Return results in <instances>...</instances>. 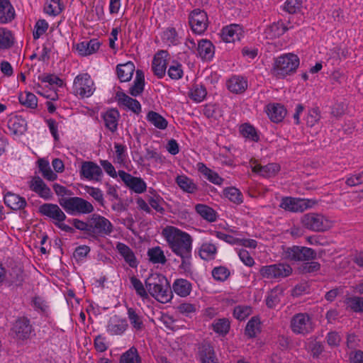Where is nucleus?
Masks as SVG:
<instances>
[{
	"label": "nucleus",
	"instance_id": "1",
	"mask_svg": "<svg viewBox=\"0 0 363 363\" xmlns=\"http://www.w3.org/2000/svg\"><path fill=\"white\" fill-rule=\"evenodd\" d=\"M162 235L175 255L191 252L193 240L187 233L174 226H167L163 229Z\"/></svg>",
	"mask_w": 363,
	"mask_h": 363
},
{
	"label": "nucleus",
	"instance_id": "2",
	"mask_svg": "<svg viewBox=\"0 0 363 363\" xmlns=\"http://www.w3.org/2000/svg\"><path fill=\"white\" fill-rule=\"evenodd\" d=\"M145 287L154 298L160 303H167L172 297L167 278L160 274H151L145 281Z\"/></svg>",
	"mask_w": 363,
	"mask_h": 363
},
{
	"label": "nucleus",
	"instance_id": "3",
	"mask_svg": "<svg viewBox=\"0 0 363 363\" xmlns=\"http://www.w3.org/2000/svg\"><path fill=\"white\" fill-rule=\"evenodd\" d=\"M299 65L297 55L289 53L277 57L274 62L272 73L279 78H284L294 72Z\"/></svg>",
	"mask_w": 363,
	"mask_h": 363
},
{
	"label": "nucleus",
	"instance_id": "4",
	"mask_svg": "<svg viewBox=\"0 0 363 363\" xmlns=\"http://www.w3.org/2000/svg\"><path fill=\"white\" fill-rule=\"evenodd\" d=\"M303 227L313 232H324L332 227V222L325 216L317 213H308L301 218Z\"/></svg>",
	"mask_w": 363,
	"mask_h": 363
},
{
	"label": "nucleus",
	"instance_id": "5",
	"mask_svg": "<svg viewBox=\"0 0 363 363\" xmlns=\"http://www.w3.org/2000/svg\"><path fill=\"white\" fill-rule=\"evenodd\" d=\"M95 90V83L88 73H81L75 77L72 85V91L75 96L89 98Z\"/></svg>",
	"mask_w": 363,
	"mask_h": 363
},
{
	"label": "nucleus",
	"instance_id": "6",
	"mask_svg": "<svg viewBox=\"0 0 363 363\" xmlns=\"http://www.w3.org/2000/svg\"><path fill=\"white\" fill-rule=\"evenodd\" d=\"M259 273L263 279L279 281L290 276L292 268L287 264L277 263L261 267Z\"/></svg>",
	"mask_w": 363,
	"mask_h": 363
},
{
	"label": "nucleus",
	"instance_id": "7",
	"mask_svg": "<svg viewBox=\"0 0 363 363\" xmlns=\"http://www.w3.org/2000/svg\"><path fill=\"white\" fill-rule=\"evenodd\" d=\"M63 208L69 214H86L94 211L93 205L80 197H70L60 202Z\"/></svg>",
	"mask_w": 363,
	"mask_h": 363
},
{
	"label": "nucleus",
	"instance_id": "8",
	"mask_svg": "<svg viewBox=\"0 0 363 363\" xmlns=\"http://www.w3.org/2000/svg\"><path fill=\"white\" fill-rule=\"evenodd\" d=\"M315 204L313 199L286 196L281 199L279 207L291 213H301Z\"/></svg>",
	"mask_w": 363,
	"mask_h": 363
},
{
	"label": "nucleus",
	"instance_id": "9",
	"mask_svg": "<svg viewBox=\"0 0 363 363\" xmlns=\"http://www.w3.org/2000/svg\"><path fill=\"white\" fill-rule=\"evenodd\" d=\"M290 328L294 333L305 335L313 332L314 324L308 313H299L291 318Z\"/></svg>",
	"mask_w": 363,
	"mask_h": 363
},
{
	"label": "nucleus",
	"instance_id": "10",
	"mask_svg": "<svg viewBox=\"0 0 363 363\" xmlns=\"http://www.w3.org/2000/svg\"><path fill=\"white\" fill-rule=\"evenodd\" d=\"M113 231V225L105 217L94 214L89 219V235L94 237H104Z\"/></svg>",
	"mask_w": 363,
	"mask_h": 363
},
{
	"label": "nucleus",
	"instance_id": "11",
	"mask_svg": "<svg viewBox=\"0 0 363 363\" xmlns=\"http://www.w3.org/2000/svg\"><path fill=\"white\" fill-rule=\"evenodd\" d=\"M283 255L286 259L294 262L308 261L316 257V252L312 248L296 245L286 247Z\"/></svg>",
	"mask_w": 363,
	"mask_h": 363
},
{
	"label": "nucleus",
	"instance_id": "12",
	"mask_svg": "<svg viewBox=\"0 0 363 363\" xmlns=\"http://www.w3.org/2000/svg\"><path fill=\"white\" fill-rule=\"evenodd\" d=\"M206 12L200 9H194L189 15V24L192 32L197 35L204 33L208 26Z\"/></svg>",
	"mask_w": 363,
	"mask_h": 363
},
{
	"label": "nucleus",
	"instance_id": "13",
	"mask_svg": "<svg viewBox=\"0 0 363 363\" xmlns=\"http://www.w3.org/2000/svg\"><path fill=\"white\" fill-rule=\"evenodd\" d=\"M79 174L82 178L96 182H101L104 176L101 167L92 161H84L82 163Z\"/></svg>",
	"mask_w": 363,
	"mask_h": 363
},
{
	"label": "nucleus",
	"instance_id": "14",
	"mask_svg": "<svg viewBox=\"0 0 363 363\" xmlns=\"http://www.w3.org/2000/svg\"><path fill=\"white\" fill-rule=\"evenodd\" d=\"M118 176L125 186L136 194H143L147 189V184L140 177H137L123 171L118 170Z\"/></svg>",
	"mask_w": 363,
	"mask_h": 363
},
{
	"label": "nucleus",
	"instance_id": "15",
	"mask_svg": "<svg viewBox=\"0 0 363 363\" xmlns=\"http://www.w3.org/2000/svg\"><path fill=\"white\" fill-rule=\"evenodd\" d=\"M28 184L29 189L40 198L44 200H50L52 198L53 194L50 188L39 176L31 177Z\"/></svg>",
	"mask_w": 363,
	"mask_h": 363
},
{
	"label": "nucleus",
	"instance_id": "16",
	"mask_svg": "<svg viewBox=\"0 0 363 363\" xmlns=\"http://www.w3.org/2000/svg\"><path fill=\"white\" fill-rule=\"evenodd\" d=\"M39 213L43 216L52 220L54 224L63 222L67 216L62 209L55 203H45L39 206Z\"/></svg>",
	"mask_w": 363,
	"mask_h": 363
},
{
	"label": "nucleus",
	"instance_id": "17",
	"mask_svg": "<svg viewBox=\"0 0 363 363\" xmlns=\"http://www.w3.org/2000/svg\"><path fill=\"white\" fill-rule=\"evenodd\" d=\"M116 250L129 267L138 268L140 261L133 249L126 244L118 242L116 243Z\"/></svg>",
	"mask_w": 363,
	"mask_h": 363
},
{
	"label": "nucleus",
	"instance_id": "18",
	"mask_svg": "<svg viewBox=\"0 0 363 363\" xmlns=\"http://www.w3.org/2000/svg\"><path fill=\"white\" fill-rule=\"evenodd\" d=\"M169 54L165 50L157 52L152 62V70L158 79H162L165 74L167 67V57Z\"/></svg>",
	"mask_w": 363,
	"mask_h": 363
},
{
	"label": "nucleus",
	"instance_id": "19",
	"mask_svg": "<svg viewBox=\"0 0 363 363\" xmlns=\"http://www.w3.org/2000/svg\"><path fill=\"white\" fill-rule=\"evenodd\" d=\"M16 338L21 340H25L30 337L33 332L32 325L29 319L23 317L17 319L12 328Z\"/></svg>",
	"mask_w": 363,
	"mask_h": 363
},
{
	"label": "nucleus",
	"instance_id": "20",
	"mask_svg": "<svg viewBox=\"0 0 363 363\" xmlns=\"http://www.w3.org/2000/svg\"><path fill=\"white\" fill-rule=\"evenodd\" d=\"M116 99L120 106H123L135 113H139L141 111V105L140 102L125 94L123 91H117Z\"/></svg>",
	"mask_w": 363,
	"mask_h": 363
},
{
	"label": "nucleus",
	"instance_id": "21",
	"mask_svg": "<svg viewBox=\"0 0 363 363\" xmlns=\"http://www.w3.org/2000/svg\"><path fill=\"white\" fill-rule=\"evenodd\" d=\"M128 326L125 319L115 315L110 318L106 330L111 335H121L127 330Z\"/></svg>",
	"mask_w": 363,
	"mask_h": 363
},
{
	"label": "nucleus",
	"instance_id": "22",
	"mask_svg": "<svg viewBox=\"0 0 363 363\" xmlns=\"http://www.w3.org/2000/svg\"><path fill=\"white\" fill-rule=\"evenodd\" d=\"M242 28L237 24H231L223 28L220 33L222 40L225 43H234L240 40Z\"/></svg>",
	"mask_w": 363,
	"mask_h": 363
},
{
	"label": "nucleus",
	"instance_id": "23",
	"mask_svg": "<svg viewBox=\"0 0 363 363\" xmlns=\"http://www.w3.org/2000/svg\"><path fill=\"white\" fill-rule=\"evenodd\" d=\"M265 111L270 120L274 123L282 121L286 115V110L284 106L277 103L269 104L265 108Z\"/></svg>",
	"mask_w": 363,
	"mask_h": 363
},
{
	"label": "nucleus",
	"instance_id": "24",
	"mask_svg": "<svg viewBox=\"0 0 363 363\" xmlns=\"http://www.w3.org/2000/svg\"><path fill=\"white\" fill-rule=\"evenodd\" d=\"M4 200L5 204L14 211L23 209L27 206V202L24 197L11 191H8L4 194Z\"/></svg>",
	"mask_w": 363,
	"mask_h": 363
},
{
	"label": "nucleus",
	"instance_id": "25",
	"mask_svg": "<svg viewBox=\"0 0 363 363\" xmlns=\"http://www.w3.org/2000/svg\"><path fill=\"white\" fill-rule=\"evenodd\" d=\"M196 52L201 59L211 60L215 54V47L209 40L201 39L198 41Z\"/></svg>",
	"mask_w": 363,
	"mask_h": 363
},
{
	"label": "nucleus",
	"instance_id": "26",
	"mask_svg": "<svg viewBox=\"0 0 363 363\" xmlns=\"http://www.w3.org/2000/svg\"><path fill=\"white\" fill-rule=\"evenodd\" d=\"M218 253V247L211 241L203 242L199 248V255L205 261H211L216 259Z\"/></svg>",
	"mask_w": 363,
	"mask_h": 363
},
{
	"label": "nucleus",
	"instance_id": "27",
	"mask_svg": "<svg viewBox=\"0 0 363 363\" xmlns=\"http://www.w3.org/2000/svg\"><path fill=\"white\" fill-rule=\"evenodd\" d=\"M199 357L201 363H219L214 348L209 343L201 345L199 350Z\"/></svg>",
	"mask_w": 363,
	"mask_h": 363
},
{
	"label": "nucleus",
	"instance_id": "28",
	"mask_svg": "<svg viewBox=\"0 0 363 363\" xmlns=\"http://www.w3.org/2000/svg\"><path fill=\"white\" fill-rule=\"evenodd\" d=\"M101 43L98 39H91L89 41H83L77 45V50L82 56H88L98 51Z\"/></svg>",
	"mask_w": 363,
	"mask_h": 363
},
{
	"label": "nucleus",
	"instance_id": "29",
	"mask_svg": "<svg viewBox=\"0 0 363 363\" xmlns=\"http://www.w3.org/2000/svg\"><path fill=\"white\" fill-rule=\"evenodd\" d=\"M289 28L286 26L282 21H277L267 26L264 32V36L267 39H274L280 37Z\"/></svg>",
	"mask_w": 363,
	"mask_h": 363
},
{
	"label": "nucleus",
	"instance_id": "30",
	"mask_svg": "<svg viewBox=\"0 0 363 363\" xmlns=\"http://www.w3.org/2000/svg\"><path fill=\"white\" fill-rule=\"evenodd\" d=\"M196 166L198 171L210 182L218 186L223 183L224 179L203 162H199Z\"/></svg>",
	"mask_w": 363,
	"mask_h": 363
},
{
	"label": "nucleus",
	"instance_id": "31",
	"mask_svg": "<svg viewBox=\"0 0 363 363\" xmlns=\"http://www.w3.org/2000/svg\"><path fill=\"white\" fill-rule=\"evenodd\" d=\"M135 65L129 61L124 64H119L116 66V73L121 82H129L135 72Z\"/></svg>",
	"mask_w": 363,
	"mask_h": 363
},
{
	"label": "nucleus",
	"instance_id": "32",
	"mask_svg": "<svg viewBox=\"0 0 363 363\" xmlns=\"http://www.w3.org/2000/svg\"><path fill=\"white\" fill-rule=\"evenodd\" d=\"M252 172L259 174L264 177H272L275 176L280 170V166L277 163H269L264 166L255 164L252 167Z\"/></svg>",
	"mask_w": 363,
	"mask_h": 363
},
{
	"label": "nucleus",
	"instance_id": "33",
	"mask_svg": "<svg viewBox=\"0 0 363 363\" xmlns=\"http://www.w3.org/2000/svg\"><path fill=\"white\" fill-rule=\"evenodd\" d=\"M226 84L228 90L235 94H241L247 87V80L240 76H233L227 81Z\"/></svg>",
	"mask_w": 363,
	"mask_h": 363
},
{
	"label": "nucleus",
	"instance_id": "34",
	"mask_svg": "<svg viewBox=\"0 0 363 363\" xmlns=\"http://www.w3.org/2000/svg\"><path fill=\"white\" fill-rule=\"evenodd\" d=\"M119 116V112L114 108L106 111L102 115L106 128L112 133L117 130Z\"/></svg>",
	"mask_w": 363,
	"mask_h": 363
},
{
	"label": "nucleus",
	"instance_id": "35",
	"mask_svg": "<svg viewBox=\"0 0 363 363\" xmlns=\"http://www.w3.org/2000/svg\"><path fill=\"white\" fill-rule=\"evenodd\" d=\"M127 315L133 330L140 332L145 328L144 318L140 311L133 308H128Z\"/></svg>",
	"mask_w": 363,
	"mask_h": 363
},
{
	"label": "nucleus",
	"instance_id": "36",
	"mask_svg": "<svg viewBox=\"0 0 363 363\" xmlns=\"http://www.w3.org/2000/svg\"><path fill=\"white\" fill-rule=\"evenodd\" d=\"M172 289L174 292L180 297L188 296L191 290V283L185 279H177L172 284Z\"/></svg>",
	"mask_w": 363,
	"mask_h": 363
},
{
	"label": "nucleus",
	"instance_id": "37",
	"mask_svg": "<svg viewBox=\"0 0 363 363\" xmlns=\"http://www.w3.org/2000/svg\"><path fill=\"white\" fill-rule=\"evenodd\" d=\"M209 328L218 335L225 337L230 331V322L227 318H217L212 322Z\"/></svg>",
	"mask_w": 363,
	"mask_h": 363
},
{
	"label": "nucleus",
	"instance_id": "38",
	"mask_svg": "<svg viewBox=\"0 0 363 363\" xmlns=\"http://www.w3.org/2000/svg\"><path fill=\"white\" fill-rule=\"evenodd\" d=\"M15 17V11L9 0H0V23L11 22Z\"/></svg>",
	"mask_w": 363,
	"mask_h": 363
},
{
	"label": "nucleus",
	"instance_id": "39",
	"mask_svg": "<svg viewBox=\"0 0 363 363\" xmlns=\"http://www.w3.org/2000/svg\"><path fill=\"white\" fill-rule=\"evenodd\" d=\"M145 87V76L140 69H137L135 72V78L133 84L129 89V94L133 96H140L144 91Z\"/></svg>",
	"mask_w": 363,
	"mask_h": 363
},
{
	"label": "nucleus",
	"instance_id": "40",
	"mask_svg": "<svg viewBox=\"0 0 363 363\" xmlns=\"http://www.w3.org/2000/svg\"><path fill=\"white\" fill-rule=\"evenodd\" d=\"M175 182L184 192L194 194L198 190V186L194 183V180L184 174L178 175L175 179Z\"/></svg>",
	"mask_w": 363,
	"mask_h": 363
},
{
	"label": "nucleus",
	"instance_id": "41",
	"mask_svg": "<svg viewBox=\"0 0 363 363\" xmlns=\"http://www.w3.org/2000/svg\"><path fill=\"white\" fill-rule=\"evenodd\" d=\"M26 121L21 116H15L8 122V127L15 135H22L26 130Z\"/></svg>",
	"mask_w": 363,
	"mask_h": 363
},
{
	"label": "nucleus",
	"instance_id": "42",
	"mask_svg": "<svg viewBox=\"0 0 363 363\" xmlns=\"http://www.w3.org/2000/svg\"><path fill=\"white\" fill-rule=\"evenodd\" d=\"M15 43L12 32L5 28H0V50L10 49Z\"/></svg>",
	"mask_w": 363,
	"mask_h": 363
},
{
	"label": "nucleus",
	"instance_id": "43",
	"mask_svg": "<svg viewBox=\"0 0 363 363\" xmlns=\"http://www.w3.org/2000/svg\"><path fill=\"white\" fill-rule=\"evenodd\" d=\"M39 172L41 173L44 179L48 181H55L57 178V175L50 168L49 162L44 159H39L37 162Z\"/></svg>",
	"mask_w": 363,
	"mask_h": 363
},
{
	"label": "nucleus",
	"instance_id": "44",
	"mask_svg": "<svg viewBox=\"0 0 363 363\" xmlns=\"http://www.w3.org/2000/svg\"><path fill=\"white\" fill-rule=\"evenodd\" d=\"M115 157L113 162L119 164L121 167H126L127 164V147L125 145L115 143Z\"/></svg>",
	"mask_w": 363,
	"mask_h": 363
},
{
	"label": "nucleus",
	"instance_id": "45",
	"mask_svg": "<svg viewBox=\"0 0 363 363\" xmlns=\"http://www.w3.org/2000/svg\"><path fill=\"white\" fill-rule=\"evenodd\" d=\"M146 118L148 122L160 130H164L168 125V121L162 115L153 111L147 113Z\"/></svg>",
	"mask_w": 363,
	"mask_h": 363
},
{
	"label": "nucleus",
	"instance_id": "46",
	"mask_svg": "<svg viewBox=\"0 0 363 363\" xmlns=\"http://www.w3.org/2000/svg\"><path fill=\"white\" fill-rule=\"evenodd\" d=\"M119 363H142V358L137 348L131 347L121 355Z\"/></svg>",
	"mask_w": 363,
	"mask_h": 363
},
{
	"label": "nucleus",
	"instance_id": "47",
	"mask_svg": "<svg viewBox=\"0 0 363 363\" xmlns=\"http://www.w3.org/2000/svg\"><path fill=\"white\" fill-rule=\"evenodd\" d=\"M195 210L201 217L207 221L214 222L216 220V212L211 207L199 203L196 205Z\"/></svg>",
	"mask_w": 363,
	"mask_h": 363
},
{
	"label": "nucleus",
	"instance_id": "48",
	"mask_svg": "<svg viewBox=\"0 0 363 363\" xmlns=\"http://www.w3.org/2000/svg\"><path fill=\"white\" fill-rule=\"evenodd\" d=\"M283 296V289L281 287H275L272 289L266 298V304L270 308H275L281 301Z\"/></svg>",
	"mask_w": 363,
	"mask_h": 363
},
{
	"label": "nucleus",
	"instance_id": "49",
	"mask_svg": "<svg viewBox=\"0 0 363 363\" xmlns=\"http://www.w3.org/2000/svg\"><path fill=\"white\" fill-rule=\"evenodd\" d=\"M223 196L235 204L239 205L243 202L242 192L234 186L226 187L223 191Z\"/></svg>",
	"mask_w": 363,
	"mask_h": 363
},
{
	"label": "nucleus",
	"instance_id": "50",
	"mask_svg": "<svg viewBox=\"0 0 363 363\" xmlns=\"http://www.w3.org/2000/svg\"><path fill=\"white\" fill-rule=\"evenodd\" d=\"M167 75L172 80H179L184 76V67L182 63L177 60H172L169 65L167 71Z\"/></svg>",
	"mask_w": 363,
	"mask_h": 363
},
{
	"label": "nucleus",
	"instance_id": "51",
	"mask_svg": "<svg viewBox=\"0 0 363 363\" xmlns=\"http://www.w3.org/2000/svg\"><path fill=\"white\" fill-rule=\"evenodd\" d=\"M147 256L149 257V260L153 264H164L167 262L164 252L159 246L149 249L147 251Z\"/></svg>",
	"mask_w": 363,
	"mask_h": 363
},
{
	"label": "nucleus",
	"instance_id": "52",
	"mask_svg": "<svg viewBox=\"0 0 363 363\" xmlns=\"http://www.w3.org/2000/svg\"><path fill=\"white\" fill-rule=\"evenodd\" d=\"M207 91L201 84H194L189 90V96L196 103L201 102L206 98Z\"/></svg>",
	"mask_w": 363,
	"mask_h": 363
},
{
	"label": "nucleus",
	"instance_id": "53",
	"mask_svg": "<svg viewBox=\"0 0 363 363\" xmlns=\"http://www.w3.org/2000/svg\"><path fill=\"white\" fill-rule=\"evenodd\" d=\"M240 132L241 135L246 139L252 141L258 142L259 140V135L255 128L249 123H244L240 127Z\"/></svg>",
	"mask_w": 363,
	"mask_h": 363
},
{
	"label": "nucleus",
	"instance_id": "54",
	"mask_svg": "<svg viewBox=\"0 0 363 363\" xmlns=\"http://www.w3.org/2000/svg\"><path fill=\"white\" fill-rule=\"evenodd\" d=\"M130 281L133 289L135 291L136 294L143 300H146L149 298L147 290L144 286L142 281L135 276L130 277Z\"/></svg>",
	"mask_w": 363,
	"mask_h": 363
},
{
	"label": "nucleus",
	"instance_id": "55",
	"mask_svg": "<svg viewBox=\"0 0 363 363\" xmlns=\"http://www.w3.org/2000/svg\"><path fill=\"white\" fill-rule=\"evenodd\" d=\"M63 9V5L60 0H50L47 2L44 6V11L45 13L56 16L59 15Z\"/></svg>",
	"mask_w": 363,
	"mask_h": 363
},
{
	"label": "nucleus",
	"instance_id": "56",
	"mask_svg": "<svg viewBox=\"0 0 363 363\" xmlns=\"http://www.w3.org/2000/svg\"><path fill=\"white\" fill-rule=\"evenodd\" d=\"M18 100L21 104L30 108H35L38 106V99L31 92H24L19 95Z\"/></svg>",
	"mask_w": 363,
	"mask_h": 363
},
{
	"label": "nucleus",
	"instance_id": "57",
	"mask_svg": "<svg viewBox=\"0 0 363 363\" xmlns=\"http://www.w3.org/2000/svg\"><path fill=\"white\" fill-rule=\"evenodd\" d=\"M162 39L164 43L169 45H175L179 43V38L174 28H167L162 33Z\"/></svg>",
	"mask_w": 363,
	"mask_h": 363
},
{
	"label": "nucleus",
	"instance_id": "58",
	"mask_svg": "<svg viewBox=\"0 0 363 363\" xmlns=\"http://www.w3.org/2000/svg\"><path fill=\"white\" fill-rule=\"evenodd\" d=\"M85 191L91 196L101 206L104 207L105 205V200L103 191L97 187L85 186L84 187Z\"/></svg>",
	"mask_w": 363,
	"mask_h": 363
},
{
	"label": "nucleus",
	"instance_id": "59",
	"mask_svg": "<svg viewBox=\"0 0 363 363\" xmlns=\"http://www.w3.org/2000/svg\"><path fill=\"white\" fill-rule=\"evenodd\" d=\"M260 321L257 317H252L245 327V335L254 337L259 332Z\"/></svg>",
	"mask_w": 363,
	"mask_h": 363
},
{
	"label": "nucleus",
	"instance_id": "60",
	"mask_svg": "<svg viewBox=\"0 0 363 363\" xmlns=\"http://www.w3.org/2000/svg\"><path fill=\"white\" fill-rule=\"evenodd\" d=\"M345 303L354 312H363V298L359 296L349 297L345 299Z\"/></svg>",
	"mask_w": 363,
	"mask_h": 363
},
{
	"label": "nucleus",
	"instance_id": "61",
	"mask_svg": "<svg viewBox=\"0 0 363 363\" xmlns=\"http://www.w3.org/2000/svg\"><path fill=\"white\" fill-rule=\"evenodd\" d=\"M302 0H286L283 6V9L289 13L294 14L301 11Z\"/></svg>",
	"mask_w": 363,
	"mask_h": 363
},
{
	"label": "nucleus",
	"instance_id": "62",
	"mask_svg": "<svg viewBox=\"0 0 363 363\" xmlns=\"http://www.w3.org/2000/svg\"><path fill=\"white\" fill-rule=\"evenodd\" d=\"M10 281L12 285L16 286H21L23 285L25 279V274L21 269H13L10 274Z\"/></svg>",
	"mask_w": 363,
	"mask_h": 363
},
{
	"label": "nucleus",
	"instance_id": "63",
	"mask_svg": "<svg viewBox=\"0 0 363 363\" xmlns=\"http://www.w3.org/2000/svg\"><path fill=\"white\" fill-rule=\"evenodd\" d=\"M230 271L225 267H217L212 270V276L214 279L220 281H225L230 276Z\"/></svg>",
	"mask_w": 363,
	"mask_h": 363
},
{
	"label": "nucleus",
	"instance_id": "64",
	"mask_svg": "<svg viewBox=\"0 0 363 363\" xmlns=\"http://www.w3.org/2000/svg\"><path fill=\"white\" fill-rule=\"evenodd\" d=\"M320 119V113L318 108H313L308 112L306 123L308 126H314Z\"/></svg>",
	"mask_w": 363,
	"mask_h": 363
}]
</instances>
